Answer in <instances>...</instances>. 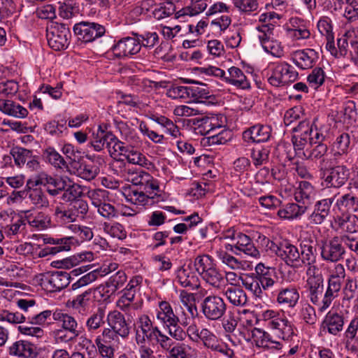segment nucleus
Listing matches in <instances>:
<instances>
[{"instance_id": "nucleus-13", "label": "nucleus", "mask_w": 358, "mask_h": 358, "mask_svg": "<svg viewBox=\"0 0 358 358\" xmlns=\"http://www.w3.org/2000/svg\"><path fill=\"white\" fill-rule=\"evenodd\" d=\"M141 44L138 34H132L120 39L113 48L115 55L119 57L134 55L140 52Z\"/></svg>"}, {"instance_id": "nucleus-18", "label": "nucleus", "mask_w": 358, "mask_h": 358, "mask_svg": "<svg viewBox=\"0 0 358 358\" xmlns=\"http://www.w3.org/2000/svg\"><path fill=\"white\" fill-rule=\"evenodd\" d=\"M345 317L342 313L330 310L325 315L322 327L324 331H327L333 336L339 335L343 330Z\"/></svg>"}, {"instance_id": "nucleus-35", "label": "nucleus", "mask_w": 358, "mask_h": 358, "mask_svg": "<svg viewBox=\"0 0 358 358\" xmlns=\"http://www.w3.org/2000/svg\"><path fill=\"white\" fill-rule=\"evenodd\" d=\"M255 271L263 289H268L275 285V281L273 278L275 276L274 268L266 267L263 264L260 263L256 266Z\"/></svg>"}, {"instance_id": "nucleus-42", "label": "nucleus", "mask_w": 358, "mask_h": 358, "mask_svg": "<svg viewBox=\"0 0 358 358\" xmlns=\"http://www.w3.org/2000/svg\"><path fill=\"white\" fill-rule=\"evenodd\" d=\"M306 210L305 206L289 203L278 211V215L283 219H294L303 214Z\"/></svg>"}, {"instance_id": "nucleus-27", "label": "nucleus", "mask_w": 358, "mask_h": 358, "mask_svg": "<svg viewBox=\"0 0 358 358\" xmlns=\"http://www.w3.org/2000/svg\"><path fill=\"white\" fill-rule=\"evenodd\" d=\"M299 292L294 286L281 288L277 294L276 301L284 308H294L299 300Z\"/></svg>"}, {"instance_id": "nucleus-48", "label": "nucleus", "mask_w": 358, "mask_h": 358, "mask_svg": "<svg viewBox=\"0 0 358 358\" xmlns=\"http://www.w3.org/2000/svg\"><path fill=\"white\" fill-rule=\"evenodd\" d=\"M225 296L229 301L236 306H244L247 303L245 292L239 287H229L225 291Z\"/></svg>"}, {"instance_id": "nucleus-51", "label": "nucleus", "mask_w": 358, "mask_h": 358, "mask_svg": "<svg viewBox=\"0 0 358 358\" xmlns=\"http://www.w3.org/2000/svg\"><path fill=\"white\" fill-rule=\"evenodd\" d=\"M73 237H64L61 238H49L48 243L55 245L53 247L48 248L46 250L50 254H56L62 251L71 250Z\"/></svg>"}, {"instance_id": "nucleus-49", "label": "nucleus", "mask_w": 358, "mask_h": 358, "mask_svg": "<svg viewBox=\"0 0 358 358\" xmlns=\"http://www.w3.org/2000/svg\"><path fill=\"white\" fill-rule=\"evenodd\" d=\"M351 143L350 134L346 132L340 134L336 138L334 143V148H336V152L335 156L347 155L350 150V145Z\"/></svg>"}, {"instance_id": "nucleus-55", "label": "nucleus", "mask_w": 358, "mask_h": 358, "mask_svg": "<svg viewBox=\"0 0 358 358\" xmlns=\"http://www.w3.org/2000/svg\"><path fill=\"white\" fill-rule=\"evenodd\" d=\"M176 6L171 1H164L158 5L152 11L154 17L158 20L168 17L175 13Z\"/></svg>"}, {"instance_id": "nucleus-15", "label": "nucleus", "mask_w": 358, "mask_h": 358, "mask_svg": "<svg viewBox=\"0 0 358 358\" xmlns=\"http://www.w3.org/2000/svg\"><path fill=\"white\" fill-rule=\"evenodd\" d=\"M138 285V280H131L128 283L126 289L123 291L122 295L117 301V306L122 311L131 316L132 310H138L141 304L134 303L133 301L136 295V287Z\"/></svg>"}, {"instance_id": "nucleus-63", "label": "nucleus", "mask_w": 358, "mask_h": 358, "mask_svg": "<svg viewBox=\"0 0 358 358\" xmlns=\"http://www.w3.org/2000/svg\"><path fill=\"white\" fill-rule=\"evenodd\" d=\"M234 6L241 13L250 15L259 8L258 0H232Z\"/></svg>"}, {"instance_id": "nucleus-30", "label": "nucleus", "mask_w": 358, "mask_h": 358, "mask_svg": "<svg viewBox=\"0 0 358 358\" xmlns=\"http://www.w3.org/2000/svg\"><path fill=\"white\" fill-rule=\"evenodd\" d=\"M11 355L22 358H34L37 355L36 347L27 341H17L9 347Z\"/></svg>"}, {"instance_id": "nucleus-46", "label": "nucleus", "mask_w": 358, "mask_h": 358, "mask_svg": "<svg viewBox=\"0 0 358 358\" xmlns=\"http://www.w3.org/2000/svg\"><path fill=\"white\" fill-rule=\"evenodd\" d=\"M354 31H348L337 40L338 50L335 54L336 57H345L350 54L351 41L355 40Z\"/></svg>"}, {"instance_id": "nucleus-25", "label": "nucleus", "mask_w": 358, "mask_h": 358, "mask_svg": "<svg viewBox=\"0 0 358 358\" xmlns=\"http://www.w3.org/2000/svg\"><path fill=\"white\" fill-rule=\"evenodd\" d=\"M229 237L235 241L231 246H234L236 249L244 252L248 256L255 258L259 257V252L255 248L253 242L248 236L238 233L236 234H233L232 236Z\"/></svg>"}, {"instance_id": "nucleus-40", "label": "nucleus", "mask_w": 358, "mask_h": 358, "mask_svg": "<svg viewBox=\"0 0 358 358\" xmlns=\"http://www.w3.org/2000/svg\"><path fill=\"white\" fill-rule=\"evenodd\" d=\"M211 96L210 91L206 85L196 83L192 86H187V99L196 103H203V99H207Z\"/></svg>"}, {"instance_id": "nucleus-59", "label": "nucleus", "mask_w": 358, "mask_h": 358, "mask_svg": "<svg viewBox=\"0 0 358 358\" xmlns=\"http://www.w3.org/2000/svg\"><path fill=\"white\" fill-rule=\"evenodd\" d=\"M62 199L65 201H73L83 194V189L80 185L76 183L65 182V188L63 189Z\"/></svg>"}, {"instance_id": "nucleus-11", "label": "nucleus", "mask_w": 358, "mask_h": 358, "mask_svg": "<svg viewBox=\"0 0 358 358\" xmlns=\"http://www.w3.org/2000/svg\"><path fill=\"white\" fill-rule=\"evenodd\" d=\"M125 180L131 182L137 188H141L149 192L152 189H159L156 180L148 173L143 170L128 169L124 174Z\"/></svg>"}, {"instance_id": "nucleus-33", "label": "nucleus", "mask_w": 358, "mask_h": 358, "mask_svg": "<svg viewBox=\"0 0 358 358\" xmlns=\"http://www.w3.org/2000/svg\"><path fill=\"white\" fill-rule=\"evenodd\" d=\"M0 111L15 118L22 119L28 115L27 108L12 100L0 99Z\"/></svg>"}, {"instance_id": "nucleus-34", "label": "nucleus", "mask_w": 358, "mask_h": 358, "mask_svg": "<svg viewBox=\"0 0 358 358\" xmlns=\"http://www.w3.org/2000/svg\"><path fill=\"white\" fill-rule=\"evenodd\" d=\"M333 201L334 199L331 198L318 201L315 205L313 212L310 215V222L316 224H322L329 215Z\"/></svg>"}, {"instance_id": "nucleus-7", "label": "nucleus", "mask_w": 358, "mask_h": 358, "mask_svg": "<svg viewBox=\"0 0 358 358\" xmlns=\"http://www.w3.org/2000/svg\"><path fill=\"white\" fill-rule=\"evenodd\" d=\"M41 287L50 292L60 291L70 283V274L57 271L41 273L39 278Z\"/></svg>"}, {"instance_id": "nucleus-50", "label": "nucleus", "mask_w": 358, "mask_h": 358, "mask_svg": "<svg viewBox=\"0 0 358 358\" xmlns=\"http://www.w3.org/2000/svg\"><path fill=\"white\" fill-rule=\"evenodd\" d=\"M202 278L211 286L220 288L224 285V273L215 266L208 272L204 273Z\"/></svg>"}, {"instance_id": "nucleus-54", "label": "nucleus", "mask_w": 358, "mask_h": 358, "mask_svg": "<svg viewBox=\"0 0 358 358\" xmlns=\"http://www.w3.org/2000/svg\"><path fill=\"white\" fill-rule=\"evenodd\" d=\"M92 295V289H89L80 294L77 295L72 301V306L79 313L86 310L90 304Z\"/></svg>"}, {"instance_id": "nucleus-26", "label": "nucleus", "mask_w": 358, "mask_h": 358, "mask_svg": "<svg viewBox=\"0 0 358 358\" xmlns=\"http://www.w3.org/2000/svg\"><path fill=\"white\" fill-rule=\"evenodd\" d=\"M115 135L110 131L103 130L99 126L96 131H94L90 140V146L96 152L101 151L106 146L107 149L113 143Z\"/></svg>"}, {"instance_id": "nucleus-8", "label": "nucleus", "mask_w": 358, "mask_h": 358, "mask_svg": "<svg viewBox=\"0 0 358 358\" xmlns=\"http://www.w3.org/2000/svg\"><path fill=\"white\" fill-rule=\"evenodd\" d=\"M225 118L217 115L189 120V123L197 134L207 135L225 127Z\"/></svg>"}, {"instance_id": "nucleus-64", "label": "nucleus", "mask_w": 358, "mask_h": 358, "mask_svg": "<svg viewBox=\"0 0 358 358\" xmlns=\"http://www.w3.org/2000/svg\"><path fill=\"white\" fill-rule=\"evenodd\" d=\"M124 157H125L129 163L132 164L147 166L150 164L147 158L141 152L131 147H129V150H127Z\"/></svg>"}, {"instance_id": "nucleus-44", "label": "nucleus", "mask_w": 358, "mask_h": 358, "mask_svg": "<svg viewBox=\"0 0 358 358\" xmlns=\"http://www.w3.org/2000/svg\"><path fill=\"white\" fill-rule=\"evenodd\" d=\"M232 138V132L231 130L222 127L217 130L212 135L203 138V141H206L209 145L225 144Z\"/></svg>"}, {"instance_id": "nucleus-37", "label": "nucleus", "mask_w": 358, "mask_h": 358, "mask_svg": "<svg viewBox=\"0 0 358 358\" xmlns=\"http://www.w3.org/2000/svg\"><path fill=\"white\" fill-rule=\"evenodd\" d=\"M156 317L164 327L179 319L175 314L171 304L165 301L159 303L158 308L156 310Z\"/></svg>"}, {"instance_id": "nucleus-19", "label": "nucleus", "mask_w": 358, "mask_h": 358, "mask_svg": "<svg viewBox=\"0 0 358 358\" xmlns=\"http://www.w3.org/2000/svg\"><path fill=\"white\" fill-rule=\"evenodd\" d=\"M108 328L111 329L120 337L125 338L130 333L129 324L127 322L125 317L122 313L118 310L110 311L106 317Z\"/></svg>"}, {"instance_id": "nucleus-53", "label": "nucleus", "mask_w": 358, "mask_h": 358, "mask_svg": "<svg viewBox=\"0 0 358 358\" xmlns=\"http://www.w3.org/2000/svg\"><path fill=\"white\" fill-rule=\"evenodd\" d=\"M152 120L165 128L166 132L169 134H170L172 137L174 138H178L180 136V132L179 130L178 127L175 124L173 121L169 120L165 116L160 115V116H156L154 115L152 117Z\"/></svg>"}, {"instance_id": "nucleus-9", "label": "nucleus", "mask_w": 358, "mask_h": 358, "mask_svg": "<svg viewBox=\"0 0 358 358\" xmlns=\"http://www.w3.org/2000/svg\"><path fill=\"white\" fill-rule=\"evenodd\" d=\"M298 73L286 62L278 63L274 65L268 83L275 87L285 85L296 80Z\"/></svg>"}, {"instance_id": "nucleus-41", "label": "nucleus", "mask_w": 358, "mask_h": 358, "mask_svg": "<svg viewBox=\"0 0 358 358\" xmlns=\"http://www.w3.org/2000/svg\"><path fill=\"white\" fill-rule=\"evenodd\" d=\"M27 223L34 228L38 230L46 229L50 222V217L43 213H37L34 215L29 211L25 212L24 219Z\"/></svg>"}, {"instance_id": "nucleus-22", "label": "nucleus", "mask_w": 358, "mask_h": 358, "mask_svg": "<svg viewBox=\"0 0 358 358\" xmlns=\"http://www.w3.org/2000/svg\"><path fill=\"white\" fill-rule=\"evenodd\" d=\"M268 326L278 338L283 341L290 339L294 334L292 323L285 316L268 322Z\"/></svg>"}, {"instance_id": "nucleus-1", "label": "nucleus", "mask_w": 358, "mask_h": 358, "mask_svg": "<svg viewBox=\"0 0 358 358\" xmlns=\"http://www.w3.org/2000/svg\"><path fill=\"white\" fill-rule=\"evenodd\" d=\"M292 138L296 154L307 159H321L327 152V145L322 143L329 133L327 125L311 124L306 120L299 121L292 129Z\"/></svg>"}, {"instance_id": "nucleus-5", "label": "nucleus", "mask_w": 358, "mask_h": 358, "mask_svg": "<svg viewBox=\"0 0 358 358\" xmlns=\"http://www.w3.org/2000/svg\"><path fill=\"white\" fill-rule=\"evenodd\" d=\"M341 236H334L329 240L322 241L320 246V257L327 262L337 263L344 258L346 253Z\"/></svg>"}, {"instance_id": "nucleus-2", "label": "nucleus", "mask_w": 358, "mask_h": 358, "mask_svg": "<svg viewBox=\"0 0 358 358\" xmlns=\"http://www.w3.org/2000/svg\"><path fill=\"white\" fill-rule=\"evenodd\" d=\"M329 160L325 158L320 162L319 171L322 185L327 188L339 189L348 182L350 172L343 164L329 166Z\"/></svg>"}, {"instance_id": "nucleus-43", "label": "nucleus", "mask_w": 358, "mask_h": 358, "mask_svg": "<svg viewBox=\"0 0 358 358\" xmlns=\"http://www.w3.org/2000/svg\"><path fill=\"white\" fill-rule=\"evenodd\" d=\"M3 230L5 235L10 238L13 236L24 235L26 230L25 220L22 217L13 219L10 224L3 227Z\"/></svg>"}, {"instance_id": "nucleus-31", "label": "nucleus", "mask_w": 358, "mask_h": 358, "mask_svg": "<svg viewBox=\"0 0 358 358\" xmlns=\"http://www.w3.org/2000/svg\"><path fill=\"white\" fill-rule=\"evenodd\" d=\"M301 268L304 264L315 263L317 259L316 243L311 238H304L300 242Z\"/></svg>"}, {"instance_id": "nucleus-32", "label": "nucleus", "mask_w": 358, "mask_h": 358, "mask_svg": "<svg viewBox=\"0 0 358 358\" xmlns=\"http://www.w3.org/2000/svg\"><path fill=\"white\" fill-rule=\"evenodd\" d=\"M138 329L136 332V342L137 345L145 344L147 337L152 331L155 326L148 315L143 314L137 320Z\"/></svg>"}, {"instance_id": "nucleus-39", "label": "nucleus", "mask_w": 358, "mask_h": 358, "mask_svg": "<svg viewBox=\"0 0 358 358\" xmlns=\"http://www.w3.org/2000/svg\"><path fill=\"white\" fill-rule=\"evenodd\" d=\"M336 205L340 210L355 213L358 210V196L353 192L345 194L336 200Z\"/></svg>"}, {"instance_id": "nucleus-61", "label": "nucleus", "mask_w": 358, "mask_h": 358, "mask_svg": "<svg viewBox=\"0 0 358 358\" xmlns=\"http://www.w3.org/2000/svg\"><path fill=\"white\" fill-rule=\"evenodd\" d=\"M68 207L70 210V213L73 215L75 222L79 217L83 218L88 211L87 203L82 199L71 201V203L68 205Z\"/></svg>"}, {"instance_id": "nucleus-24", "label": "nucleus", "mask_w": 358, "mask_h": 358, "mask_svg": "<svg viewBox=\"0 0 358 358\" xmlns=\"http://www.w3.org/2000/svg\"><path fill=\"white\" fill-rule=\"evenodd\" d=\"M176 282L182 287L194 290L199 287V280L189 266H181L176 271Z\"/></svg>"}, {"instance_id": "nucleus-6", "label": "nucleus", "mask_w": 358, "mask_h": 358, "mask_svg": "<svg viewBox=\"0 0 358 358\" xmlns=\"http://www.w3.org/2000/svg\"><path fill=\"white\" fill-rule=\"evenodd\" d=\"M201 310L208 320H220L225 314L227 304L220 296L211 294L206 296L201 303Z\"/></svg>"}, {"instance_id": "nucleus-45", "label": "nucleus", "mask_w": 358, "mask_h": 358, "mask_svg": "<svg viewBox=\"0 0 358 358\" xmlns=\"http://www.w3.org/2000/svg\"><path fill=\"white\" fill-rule=\"evenodd\" d=\"M207 7L206 0H192L189 6L176 13V17L189 15L194 16L202 13Z\"/></svg>"}, {"instance_id": "nucleus-56", "label": "nucleus", "mask_w": 358, "mask_h": 358, "mask_svg": "<svg viewBox=\"0 0 358 358\" xmlns=\"http://www.w3.org/2000/svg\"><path fill=\"white\" fill-rule=\"evenodd\" d=\"M32 154L31 150L18 146L13 148L10 151V155L13 157L15 165L19 167L24 165L27 161L31 158Z\"/></svg>"}, {"instance_id": "nucleus-12", "label": "nucleus", "mask_w": 358, "mask_h": 358, "mask_svg": "<svg viewBox=\"0 0 358 358\" xmlns=\"http://www.w3.org/2000/svg\"><path fill=\"white\" fill-rule=\"evenodd\" d=\"M73 31L78 40L89 43L102 36L105 34V28L94 22H82L74 25Z\"/></svg>"}, {"instance_id": "nucleus-29", "label": "nucleus", "mask_w": 358, "mask_h": 358, "mask_svg": "<svg viewBox=\"0 0 358 358\" xmlns=\"http://www.w3.org/2000/svg\"><path fill=\"white\" fill-rule=\"evenodd\" d=\"M335 222L338 229L343 233L342 236H352L358 232V217L354 214H343L338 216Z\"/></svg>"}, {"instance_id": "nucleus-58", "label": "nucleus", "mask_w": 358, "mask_h": 358, "mask_svg": "<svg viewBox=\"0 0 358 358\" xmlns=\"http://www.w3.org/2000/svg\"><path fill=\"white\" fill-rule=\"evenodd\" d=\"M189 347L182 343H174L164 352L166 358H188Z\"/></svg>"}, {"instance_id": "nucleus-20", "label": "nucleus", "mask_w": 358, "mask_h": 358, "mask_svg": "<svg viewBox=\"0 0 358 358\" xmlns=\"http://www.w3.org/2000/svg\"><path fill=\"white\" fill-rule=\"evenodd\" d=\"M158 189H152L150 193L146 192L145 190L141 188H131L126 194V199L142 208L146 206L152 204L155 196L157 194L156 192Z\"/></svg>"}, {"instance_id": "nucleus-62", "label": "nucleus", "mask_w": 358, "mask_h": 358, "mask_svg": "<svg viewBox=\"0 0 358 358\" xmlns=\"http://www.w3.org/2000/svg\"><path fill=\"white\" fill-rule=\"evenodd\" d=\"M270 155L269 147H260L252 150L251 158L255 166L266 164L268 162Z\"/></svg>"}, {"instance_id": "nucleus-23", "label": "nucleus", "mask_w": 358, "mask_h": 358, "mask_svg": "<svg viewBox=\"0 0 358 358\" xmlns=\"http://www.w3.org/2000/svg\"><path fill=\"white\" fill-rule=\"evenodd\" d=\"M52 317L63 330L70 333L71 336L69 340H73L80 334L78 323L73 316L61 311H56L53 313Z\"/></svg>"}, {"instance_id": "nucleus-10", "label": "nucleus", "mask_w": 358, "mask_h": 358, "mask_svg": "<svg viewBox=\"0 0 358 358\" xmlns=\"http://www.w3.org/2000/svg\"><path fill=\"white\" fill-rule=\"evenodd\" d=\"M16 304L20 309V313L24 316L25 319L29 322V324H44L47 319H48L52 314V312L49 310L36 314L34 311L36 302L33 299H18L16 301Z\"/></svg>"}, {"instance_id": "nucleus-38", "label": "nucleus", "mask_w": 358, "mask_h": 358, "mask_svg": "<svg viewBox=\"0 0 358 358\" xmlns=\"http://www.w3.org/2000/svg\"><path fill=\"white\" fill-rule=\"evenodd\" d=\"M105 313V310L99 307L87 317L85 327L88 332L95 334L104 325Z\"/></svg>"}, {"instance_id": "nucleus-21", "label": "nucleus", "mask_w": 358, "mask_h": 358, "mask_svg": "<svg viewBox=\"0 0 358 358\" xmlns=\"http://www.w3.org/2000/svg\"><path fill=\"white\" fill-rule=\"evenodd\" d=\"M318 59V52L310 48L297 50L292 55L293 62L301 69H311L316 64Z\"/></svg>"}, {"instance_id": "nucleus-57", "label": "nucleus", "mask_w": 358, "mask_h": 358, "mask_svg": "<svg viewBox=\"0 0 358 358\" xmlns=\"http://www.w3.org/2000/svg\"><path fill=\"white\" fill-rule=\"evenodd\" d=\"M336 297L326 290L324 294L322 293L321 295L316 296L310 302L315 305L320 313H324L329 308Z\"/></svg>"}, {"instance_id": "nucleus-60", "label": "nucleus", "mask_w": 358, "mask_h": 358, "mask_svg": "<svg viewBox=\"0 0 358 358\" xmlns=\"http://www.w3.org/2000/svg\"><path fill=\"white\" fill-rule=\"evenodd\" d=\"M103 231L113 238L124 239L127 236V232L123 226L118 222H104L102 224Z\"/></svg>"}, {"instance_id": "nucleus-36", "label": "nucleus", "mask_w": 358, "mask_h": 358, "mask_svg": "<svg viewBox=\"0 0 358 358\" xmlns=\"http://www.w3.org/2000/svg\"><path fill=\"white\" fill-rule=\"evenodd\" d=\"M228 73L229 76L224 78L228 83L243 90L250 88V80L239 68L232 66L228 69Z\"/></svg>"}, {"instance_id": "nucleus-16", "label": "nucleus", "mask_w": 358, "mask_h": 358, "mask_svg": "<svg viewBox=\"0 0 358 358\" xmlns=\"http://www.w3.org/2000/svg\"><path fill=\"white\" fill-rule=\"evenodd\" d=\"M272 129L269 125L257 124L243 132V138L248 143H260L268 141L271 136Z\"/></svg>"}, {"instance_id": "nucleus-47", "label": "nucleus", "mask_w": 358, "mask_h": 358, "mask_svg": "<svg viewBox=\"0 0 358 358\" xmlns=\"http://www.w3.org/2000/svg\"><path fill=\"white\" fill-rule=\"evenodd\" d=\"M99 173V168L93 163L81 162L76 169V174L80 178L91 180Z\"/></svg>"}, {"instance_id": "nucleus-52", "label": "nucleus", "mask_w": 358, "mask_h": 358, "mask_svg": "<svg viewBox=\"0 0 358 358\" xmlns=\"http://www.w3.org/2000/svg\"><path fill=\"white\" fill-rule=\"evenodd\" d=\"M179 298L180 302L186 307L192 317H196L198 315V310L195 304V294L187 292L185 290H181Z\"/></svg>"}, {"instance_id": "nucleus-28", "label": "nucleus", "mask_w": 358, "mask_h": 358, "mask_svg": "<svg viewBox=\"0 0 358 358\" xmlns=\"http://www.w3.org/2000/svg\"><path fill=\"white\" fill-rule=\"evenodd\" d=\"M316 192L314 187L307 181L300 182L299 187L294 192L295 200L298 203H302L306 209L308 206L315 200Z\"/></svg>"}, {"instance_id": "nucleus-17", "label": "nucleus", "mask_w": 358, "mask_h": 358, "mask_svg": "<svg viewBox=\"0 0 358 358\" xmlns=\"http://www.w3.org/2000/svg\"><path fill=\"white\" fill-rule=\"evenodd\" d=\"M262 29L264 31L258 35V38L263 49L274 57H281L283 55V49L278 41L273 40L272 26L263 27Z\"/></svg>"}, {"instance_id": "nucleus-14", "label": "nucleus", "mask_w": 358, "mask_h": 358, "mask_svg": "<svg viewBox=\"0 0 358 358\" xmlns=\"http://www.w3.org/2000/svg\"><path fill=\"white\" fill-rule=\"evenodd\" d=\"M252 338L257 347L271 352L280 353L283 348L280 341L273 339L268 333L258 328L252 329Z\"/></svg>"}, {"instance_id": "nucleus-3", "label": "nucleus", "mask_w": 358, "mask_h": 358, "mask_svg": "<svg viewBox=\"0 0 358 358\" xmlns=\"http://www.w3.org/2000/svg\"><path fill=\"white\" fill-rule=\"evenodd\" d=\"M264 243L267 250L274 253L287 266L294 268H300V252L298 248L289 241H282L277 243L268 238H265Z\"/></svg>"}, {"instance_id": "nucleus-4", "label": "nucleus", "mask_w": 358, "mask_h": 358, "mask_svg": "<svg viewBox=\"0 0 358 358\" xmlns=\"http://www.w3.org/2000/svg\"><path fill=\"white\" fill-rule=\"evenodd\" d=\"M71 34L67 24L53 23L47 30L48 43L55 50L66 49L69 43Z\"/></svg>"}]
</instances>
